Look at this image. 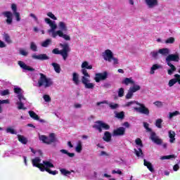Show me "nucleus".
Wrapping results in <instances>:
<instances>
[{
  "instance_id": "obj_1",
  "label": "nucleus",
  "mask_w": 180,
  "mask_h": 180,
  "mask_svg": "<svg viewBox=\"0 0 180 180\" xmlns=\"http://www.w3.org/2000/svg\"><path fill=\"white\" fill-rule=\"evenodd\" d=\"M49 26L51 29L48 30V32L52 33V37L53 39H56V37L58 36L59 37H62L63 39L67 41L71 40V37L69 35L64 34L63 31L61 30L56 31V29H57V24H56V21H52L49 25Z\"/></svg>"
},
{
  "instance_id": "obj_2",
  "label": "nucleus",
  "mask_w": 180,
  "mask_h": 180,
  "mask_svg": "<svg viewBox=\"0 0 180 180\" xmlns=\"http://www.w3.org/2000/svg\"><path fill=\"white\" fill-rule=\"evenodd\" d=\"M62 50H58V48H56L52 50L53 54H60L62 56L63 60L65 61L67 58H68V53L71 51V49L70 48V45L68 44H60Z\"/></svg>"
},
{
  "instance_id": "obj_3",
  "label": "nucleus",
  "mask_w": 180,
  "mask_h": 180,
  "mask_svg": "<svg viewBox=\"0 0 180 180\" xmlns=\"http://www.w3.org/2000/svg\"><path fill=\"white\" fill-rule=\"evenodd\" d=\"M134 103H136L139 107H134V110H136V112H139V113H141L142 115H146V116H148L150 115V110L148 108L146 107V105L143 103H139L136 101H129L125 104V106L129 107L131 106V105H134Z\"/></svg>"
},
{
  "instance_id": "obj_4",
  "label": "nucleus",
  "mask_w": 180,
  "mask_h": 180,
  "mask_svg": "<svg viewBox=\"0 0 180 180\" xmlns=\"http://www.w3.org/2000/svg\"><path fill=\"white\" fill-rule=\"evenodd\" d=\"M81 72L84 75V76L82 77V83L84 85L86 89H94L95 84L90 83V80L88 78H91V75L88 73L86 69H82Z\"/></svg>"
},
{
  "instance_id": "obj_5",
  "label": "nucleus",
  "mask_w": 180,
  "mask_h": 180,
  "mask_svg": "<svg viewBox=\"0 0 180 180\" xmlns=\"http://www.w3.org/2000/svg\"><path fill=\"white\" fill-rule=\"evenodd\" d=\"M40 77L38 79L37 85L40 88L41 86H44V88H49V86H51L53 85V81H51V79L47 78L46 75L43 73H39Z\"/></svg>"
},
{
  "instance_id": "obj_6",
  "label": "nucleus",
  "mask_w": 180,
  "mask_h": 180,
  "mask_svg": "<svg viewBox=\"0 0 180 180\" xmlns=\"http://www.w3.org/2000/svg\"><path fill=\"white\" fill-rule=\"evenodd\" d=\"M103 57L105 61H108V63H112V60H113V64L116 65L119 64V60L117 58H115L113 56V53L110 49H106L104 53H103Z\"/></svg>"
},
{
  "instance_id": "obj_7",
  "label": "nucleus",
  "mask_w": 180,
  "mask_h": 180,
  "mask_svg": "<svg viewBox=\"0 0 180 180\" xmlns=\"http://www.w3.org/2000/svg\"><path fill=\"white\" fill-rule=\"evenodd\" d=\"M39 140L48 145L53 144V143H57V138L56 137V134L54 133L50 134L49 137L41 135L39 136Z\"/></svg>"
},
{
  "instance_id": "obj_8",
  "label": "nucleus",
  "mask_w": 180,
  "mask_h": 180,
  "mask_svg": "<svg viewBox=\"0 0 180 180\" xmlns=\"http://www.w3.org/2000/svg\"><path fill=\"white\" fill-rule=\"evenodd\" d=\"M96 124L93 125V129L98 130V133H102V129L103 130H109L110 125L103 122V121L98 120L96 122Z\"/></svg>"
},
{
  "instance_id": "obj_9",
  "label": "nucleus",
  "mask_w": 180,
  "mask_h": 180,
  "mask_svg": "<svg viewBox=\"0 0 180 180\" xmlns=\"http://www.w3.org/2000/svg\"><path fill=\"white\" fill-rule=\"evenodd\" d=\"M135 143H136V146H139L140 148H138V150L134 148V151L136 157H141V155H143V150H141V148H143V147H144V146L143 145V141H141V139L140 138H137L135 140Z\"/></svg>"
},
{
  "instance_id": "obj_10",
  "label": "nucleus",
  "mask_w": 180,
  "mask_h": 180,
  "mask_svg": "<svg viewBox=\"0 0 180 180\" xmlns=\"http://www.w3.org/2000/svg\"><path fill=\"white\" fill-rule=\"evenodd\" d=\"M165 60H166V63H167V65H172V63H171V61H174V63H179L180 58H179V55L178 53L169 54L166 57Z\"/></svg>"
},
{
  "instance_id": "obj_11",
  "label": "nucleus",
  "mask_w": 180,
  "mask_h": 180,
  "mask_svg": "<svg viewBox=\"0 0 180 180\" xmlns=\"http://www.w3.org/2000/svg\"><path fill=\"white\" fill-rule=\"evenodd\" d=\"M41 161V159L40 158L37 157L34 159L32 160V165L34 167H36L37 168H39L41 172H44V165L43 163H40Z\"/></svg>"
},
{
  "instance_id": "obj_12",
  "label": "nucleus",
  "mask_w": 180,
  "mask_h": 180,
  "mask_svg": "<svg viewBox=\"0 0 180 180\" xmlns=\"http://www.w3.org/2000/svg\"><path fill=\"white\" fill-rule=\"evenodd\" d=\"M108 78V72L105 71L103 73H96L95 75L94 80L96 82H99L101 81H105Z\"/></svg>"
},
{
  "instance_id": "obj_13",
  "label": "nucleus",
  "mask_w": 180,
  "mask_h": 180,
  "mask_svg": "<svg viewBox=\"0 0 180 180\" xmlns=\"http://www.w3.org/2000/svg\"><path fill=\"white\" fill-rule=\"evenodd\" d=\"M124 134H126V128L123 127H120L112 131V136H124Z\"/></svg>"
},
{
  "instance_id": "obj_14",
  "label": "nucleus",
  "mask_w": 180,
  "mask_h": 180,
  "mask_svg": "<svg viewBox=\"0 0 180 180\" xmlns=\"http://www.w3.org/2000/svg\"><path fill=\"white\" fill-rule=\"evenodd\" d=\"M150 140H152L155 144H158V146H161V144H162V139L158 138L155 132H151Z\"/></svg>"
},
{
  "instance_id": "obj_15",
  "label": "nucleus",
  "mask_w": 180,
  "mask_h": 180,
  "mask_svg": "<svg viewBox=\"0 0 180 180\" xmlns=\"http://www.w3.org/2000/svg\"><path fill=\"white\" fill-rule=\"evenodd\" d=\"M32 58H34V60H40L41 61L50 60V57H49L46 53H41L39 55L33 54Z\"/></svg>"
},
{
  "instance_id": "obj_16",
  "label": "nucleus",
  "mask_w": 180,
  "mask_h": 180,
  "mask_svg": "<svg viewBox=\"0 0 180 180\" xmlns=\"http://www.w3.org/2000/svg\"><path fill=\"white\" fill-rule=\"evenodd\" d=\"M145 4L149 9H153L155 6H158V0H145Z\"/></svg>"
},
{
  "instance_id": "obj_17",
  "label": "nucleus",
  "mask_w": 180,
  "mask_h": 180,
  "mask_svg": "<svg viewBox=\"0 0 180 180\" xmlns=\"http://www.w3.org/2000/svg\"><path fill=\"white\" fill-rule=\"evenodd\" d=\"M3 15L4 16H5V18H7V19L6 20L7 25H12V22H13L12 16H13V14L12 13V12L5 11L3 13Z\"/></svg>"
},
{
  "instance_id": "obj_18",
  "label": "nucleus",
  "mask_w": 180,
  "mask_h": 180,
  "mask_svg": "<svg viewBox=\"0 0 180 180\" xmlns=\"http://www.w3.org/2000/svg\"><path fill=\"white\" fill-rule=\"evenodd\" d=\"M18 65L20 67V68H22V70H25L26 71H31V72H33V71H35L34 68L26 65L22 60L18 61Z\"/></svg>"
},
{
  "instance_id": "obj_19",
  "label": "nucleus",
  "mask_w": 180,
  "mask_h": 180,
  "mask_svg": "<svg viewBox=\"0 0 180 180\" xmlns=\"http://www.w3.org/2000/svg\"><path fill=\"white\" fill-rule=\"evenodd\" d=\"M159 54H161L163 57H168L169 56V49L168 48H163L158 50Z\"/></svg>"
},
{
  "instance_id": "obj_20",
  "label": "nucleus",
  "mask_w": 180,
  "mask_h": 180,
  "mask_svg": "<svg viewBox=\"0 0 180 180\" xmlns=\"http://www.w3.org/2000/svg\"><path fill=\"white\" fill-rule=\"evenodd\" d=\"M122 84H124V85H134L135 82L134 80H133V78L131 77H126L124 78L122 82Z\"/></svg>"
},
{
  "instance_id": "obj_21",
  "label": "nucleus",
  "mask_w": 180,
  "mask_h": 180,
  "mask_svg": "<svg viewBox=\"0 0 180 180\" xmlns=\"http://www.w3.org/2000/svg\"><path fill=\"white\" fill-rule=\"evenodd\" d=\"M143 165L147 167L148 169H149L150 172H154V167H153V164H151L150 162H148L146 159L143 160Z\"/></svg>"
},
{
  "instance_id": "obj_22",
  "label": "nucleus",
  "mask_w": 180,
  "mask_h": 180,
  "mask_svg": "<svg viewBox=\"0 0 180 180\" xmlns=\"http://www.w3.org/2000/svg\"><path fill=\"white\" fill-rule=\"evenodd\" d=\"M169 134V143H175V131H172V130H169L168 131Z\"/></svg>"
},
{
  "instance_id": "obj_23",
  "label": "nucleus",
  "mask_w": 180,
  "mask_h": 180,
  "mask_svg": "<svg viewBox=\"0 0 180 180\" xmlns=\"http://www.w3.org/2000/svg\"><path fill=\"white\" fill-rule=\"evenodd\" d=\"M59 29L60 32L63 33V32H67L68 30V28L67 27V25H65V22L60 21L58 23Z\"/></svg>"
},
{
  "instance_id": "obj_24",
  "label": "nucleus",
  "mask_w": 180,
  "mask_h": 180,
  "mask_svg": "<svg viewBox=\"0 0 180 180\" xmlns=\"http://www.w3.org/2000/svg\"><path fill=\"white\" fill-rule=\"evenodd\" d=\"M72 81L75 85H79V75L77 72H73Z\"/></svg>"
},
{
  "instance_id": "obj_25",
  "label": "nucleus",
  "mask_w": 180,
  "mask_h": 180,
  "mask_svg": "<svg viewBox=\"0 0 180 180\" xmlns=\"http://www.w3.org/2000/svg\"><path fill=\"white\" fill-rule=\"evenodd\" d=\"M103 139L104 140V141H107V143H108V141H110V140H112V134H110V132L105 131L104 133V137H103Z\"/></svg>"
},
{
  "instance_id": "obj_26",
  "label": "nucleus",
  "mask_w": 180,
  "mask_h": 180,
  "mask_svg": "<svg viewBox=\"0 0 180 180\" xmlns=\"http://www.w3.org/2000/svg\"><path fill=\"white\" fill-rule=\"evenodd\" d=\"M51 65L53 67V69L57 74H60L61 72V67H60V65L57 63H52Z\"/></svg>"
},
{
  "instance_id": "obj_27",
  "label": "nucleus",
  "mask_w": 180,
  "mask_h": 180,
  "mask_svg": "<svg viewBox=\"0 0 180 180\" xmlns=\"http://www.w3.org/2000/svg\"><path fill=\"white\" fill-rule=\"evenodd\" d=\"M82 70H92V65H89L88 61H84L82 64Z\"/></svg>"
},
{
  "instance_id": "obj_28",
  "label": "nucleus",
  "mask_w": 180,
  "mask_h": 180,
  "mask_svg": "<svg viewBox=\"0 0 180 180\" xmlns=\"http://www.w3.org/2000/svg\"><path fill=\"white\" fill-rule=\"evenodd\" d=\"M18 141H20V143H22V144H27V139H26V137L20 134H18Z\"/></svg>"
},
{
  "instance_id": "obj_29",
  "label": "nucleus",
  "mask_w": 180,
  "mask_h": 180,
  "mask_svg": "<svg viewBox=\"0 0 180 180\" xmlns=\"http://www.w3.org/2000/svg\"><path fill=\"white\" fill-rule=\"evenodd\" d=\"M60 153H62V154H66V155H68V157H70V158H72L75 157V153H69L65 149H61L60 150Z\"/></svg>"
},
{
  "instance_id": "obj_30",
  "label": "nucleus",
  "mask_w": 180,
  "mask_h": 180,
  "mask_svg": "<svg viewBox=\"0 0 180 180\" xmlns=\"http://www.w3.org/2000/svg\"><path fill=\"white\" fill-rule=\"evenodd\" d=\"M169 67H170V69L167 70V74L169 75H172L173 72L176 71V68L174 65H167Z\"/></svg>"
},
{
  "instance_id": "obj_31",
  "label": "nucleus",
  "mask_w": 180,
  "mask_h": 180,
  "mask_svg": "<svg viewBox=\"0 0 180 180\" xmlns=\"http://www.w3.org/2000/svg\"><path fill=\"white\" fill-rule=\"evenodd\" d=\"M133 86L130 87L129 89L134 94V92H137V91H140L141 89V86L138 84H132Z\"/></svg>"
},
{
  "instance_id": "obj_32",
  "label": "nucleus",
  "mask_w": 180,
  "mask_h": 180,
  "mask_svg": "<svg viewBox=\"0 0 180 180\" xmlns=\"http://www.w3.org/2000/svg\"><path fill=\"white\" fill-rule=\"evenodd\" d=\"M28 113L32 119H34V120H39V117L37 114H36V112L34 111H29Z\"/></svg>"
},
{
  "instance_id": "obj_33",
  "label": "nucleus",
  "mask_w": 180,
  "mask_h": 180,
  "mask_svg": "<svg viewBox=\"0 0 180 180\" xmlns=\"http://www.w3.org/2000/svg\"><path fill=\"white\" fill-rule=\"evenodd\" d=\"M76 153H81L82 151V142L81 141H79L77 143V146L75 148Z\"/></svg>"
},
{
  "instance_id": "obj_34",
  "label": "nucleus",
  "mask_w": 180,
  "mask_h": 180,
  "mask_svg": "<svg viewBox=\"0 0 180 180\" xmlns=\"http://www.w3.org/2000/svg\"><path fill=\"white\" fill-rule=\"evenodd\" d=\"M42 162L43 165L46 167L45 168H54V165H53V163L50 162L49 161L44 160Z\"/></svg>"
},
{
  "instance_id": "obj_35",
  "label": "nucleus",
  "mask_w": 180,
  "mask_h": 180,
  "mask_svg": "<svg viewBox=\"0 0 180 180\" xmlns=\"http://www.w3.org/2000/svg\"><path fill=\"white\" fill-rule=\"evenodd\" d=\"M50 43H51V39H47L41 43V46L42 47H49Z\"/></svg>"
},
{
  "instance_id": "obj_36",
  "label": "nucleus",
  "mask_w": 180,
  "mask_h": 180,
  "mask_svg": "<svg viewBox=\"0 0 180 180\" xmlns=\"http://www.w3.org/2000/svg\"><path fill=\"white\" fill-rule=\"evenodd\" d=\"M159 68H161V65L157 64L153 65L150 68V74H154V71H155V70H158Z\"/></svg>"
},
{
  "instance_id": "obj_37",
  "label": "nucleus",
  "mask_w": 180,
  "mask_h": 180,
  "mask_svg": "<svg viewBox=\"0 0 180 180\" xmlns=\"http://www.w3.org/2000/svg\"><path fill=\"white\" fill-rule=\"evenodd\" d=\"M162 119H158L155 122V126L156 127H158V129H162Z\"/></svg>"
},
{
  "instance_id": "obj_38",
  "label": "nucleus",
  "mask_w": 180,
  "mask_h": 180,
  "mask_svg": "<svg viewBox=\"0 0 180 180\" xmlns=\"http://www.w3.org/2000/svg\"><path fill=\"white\" fill-rule=\"evenodd\" d=\"M44 171H46V172H48L51 175H57V174H58V172L57 170L52 171L49 168H46V167H44Z\"/></svg>"
},
{
  "instance_id": "obj_39",
  "label": "nucleus",
  "mask_w": 180,
  "mask_h": 180,
  "mask_svg": "<svg viewBox=\"0 0 180 180\" xmlns=\"http://www.w3.org/2000/svg\"><path fill=\"white\" fill-rule=\"evenodd\" d=\"M4 37L6 42H7L8 44H12V39H11V37L8 34H4Z\"/></svg>"
},
{
  "instance_id": "obj_40",
  "label": "nucleus",
  "mask_w": 180,
  "mask_h": 180,
  "mask_svg": "<svg viewBox=\"0 0 180 180\" xmlns=\"http://www.w3.org/2000/svg\"><path fill=\"white\" fill-rule=\"evenodd\" d=\"M176 82H178V78L175 77L174 79H172L169 81V86H174V85H175V84H176Z\"/></svg>"
},
{
  "instance_id": "obj_41",
  "label": "nucleus",
  "mask_w": 180,
  "mask_h": 180,
  "mask_svg": "<svg viewBox=\"0 0 180 180\" xmlns=\"http://www.w3.org/2000/svg\"><path fill=\"white\" fill-rule=\"evenodd\" d=\"M30 49L32 51H37V45H36V43L34 41H32L30 43Z\"/></svg>"
},
{
  "instance_id": "obj_42",
  "label": "nucleus",
  "mask_w": 180,
  "mask_h": 180,
  "mask_svg": "<svg viewBox=\"0 0 180 180\" xmlns=\"http://www.w3.org/2000/svg\"><path fill=\"white\" fill-rule=\"evenodd\" d=\"M6 133H10L11 134H17L16 131L12 128V127H8L6 129Z\"/></svg>"
},
{
  "instance_id": "obj_43",
  "label": "nucleus",
  "mask_w": 180,
  "mask_h": 180,
  "mask_svg": "<svg viewBox=\"0 0 180 180\" xmlns=\"http://www.w3.org/2000/svg\"><path fill=\"white\" fill-rule=\"evenodd\" d=\"M149 126H150L149 123L143 122V127L146 129V131L148 133H151L153 130L151 129V128H149Z\"/></svg>"
},
{
  "instance_id": "obj_44",
  "label": "nucleus",
  "mask_w": 180,
  "mask_h": 180,
  "mask_svg": "<svg viewBox=\"0 0 180 180\" xmlns=\"http://www.w3.org/2000/svg\"><path fill=\"white\" fill-rule=\"evenodd\" d=\"M18 105V109H19V110H26V108L23 107L25 106V105L23 104V103L22 101H20L17 103Z\"/></svg>"
},
{
  "instance_id": "obj_45",
  "label": "nucleus",
  "mask_w": 180,
  "mask_h": 180,
  "mask_svg": "<svg viewBox=\"0 0 180 180\" xmlns=\"http://www.w3.org/2000/svg\"><path fill=\"white\" fill-rule=\"evenodd\" d=\"M166 44H174L175 43V38L171 37L165 41Z\"/></svg>"
},
{
  "instance_id": "obj_46",
  "label": "nucleus",
  "mask_w": 180,
  "mask_h": 180,
  "mask_svg": "<svg viewBox=\"0 0 180 180\" xmlns=\"http://www.w3.org/2000/svg\"><path fill=\"white\" fill-rule=\"evenodd\" d=\"M60 173L62 174V175H65V176H67V175L71 174V172H70V171H68V170H67V169H60Z\"/></svg>"
},
{
  "instance_id": "obj_47",
  "label": "nucleus",
  "mask_w": 180,
  "mask_h": 180,
  "mask_svg": "<svg viewBox=\"0 0 180 180\" xmlns=\"http://www.w3.org/2000/svg\"><path fill=\"white\" fill-rule=\"evenodd\" d=\"M116 117H117V119H124V112L122 111L120 112H117L116 114Z\"/></svg>"
},
{
  "instance_id": "obj_48",
  "label": "nucleus",
  "mask_w": 180,
  "mask_h": 180,
  "mask_svg": "<svg viewBox=\"0 0 180 180\" xmlns=\"http://www.w3.org/2000/svg\"><path fill=\"white\" fill-rule=\"evenodd\" d=\"M178 115H179V111H174L173 112H169V119H172V117L175 116H178Z\"/></svg>"
},
{
  "instance_id": "obj_49",
  "label": "nucleus",
  "mask_w": 180,
  "mask_h": 180,
  "mask_svg": "<svg viewBox=\"0 0 180 180\" xmlns=\"http://www.w3.org/2000/svg\"><path fill=\"white\" fill-rule=\"evenodd\" d=\"M118 96H119V98H122V96H124V89H123V88L119 89Z\"/></svg>"
},
{
  "instance_id": "obj_50",
  "label": "nucleus",
  "mask_w": 180,
  "mask_h": 180,
  "mask_svg": "<svg viewBox=\"0 0 180 180\" xmlns=\"http://www.w3.org/2000/svg\"><path fill=\"white\" fill-rule=\"evenodd\" d=\"M109 107L112 110H115V109H117V108H119V104H117V103H110Z\"/></svg>"
},
{
  "instance_id": "obj_51",
  "label": "nucleus",
  "mask_w": 180,
  "mask_h": 180,
  "mask_svg": "<svg viewBox=\"0 0 180 180\" xmlns=\"http://www.w3.org/2000/svg\"><path fill=\"white\" fill-rule=\"evenodd\" d=\"M4 103H9V100H0V113H2V107L1 105H4Z\"/></svg>"
},
{
  "instance_id": "obj_52",
  "label": "nucleus",
  "mask_w": 180,
  "mask_h": 180,
  "mask_svg": "<svg viewBox=\"0 0 180 180\" xmlns=\"http://www.w3.org/2000/svg\"><path fill=\"white\" fill-rule=\"evenodd\" d=\"M133 94L134 93L129 89L125 96L126 99H131V98H133Z\"/></svg>"
},
{
  "instance_id": "obj_53",
  "label": "nucleus",
  "mask_w": 180,
  "mask_h": 180,
  "mask_svg": "<svg viewBox=\"0 0 180 180\" xmlns=\"http://www.w3.org/2000/svg\"><path fill=\"white\" fill-rule=\"evenodd\" d=\"M153 105H155V106H157V108H162L163 106L162 102L160 101H155L153 103Z\"/></svg>"
},
{
  "instance_id": "obj_54",
  "label": "nucleus",
  "mask_w": 180,
  "mask_h": 180,
  "mask_svg": "<svg viewBox=\"0 0 180 180\" xmlns=\"http://www.w3.org/2000/svg\"><path fill=\"white\" fill-rule=\"evenodd\" d=\"M13 15L15 16L17 22H20V13L19 12L13 13Z\"/></svg>"
},
{
  "instance_id": "obj_55",
  "label": "nucleus",
  "mask_w": 180,
  "mask_h": 180,
  "mask_svg": "<svg viewBox=\"0 0 180 180\" xmlns=\"http://www.w3.org/2000/svg\"><path fill=\"white\" fill-rule=\"evenodd\" d=\"M174 155H165L161 158V160H171V158H174Z\"/></svg>"
},
{
  "instance_id": "obj_56",
  "label": "nucleus",
  "mask_w": 180,
  "mask_h": 180,
  "mask_svg": "<svg viewBox=\"0 0 180 180\" xmlns=\"http://www.w3.org/2000/svg\"><path fill=\"white\" fill-rule=\"evenodd\" d=\"M47 16H49V18H51V19H53V20H57V17H56V15H54V14H53V13L51 12H49L47 13Z\"/></svg>"
},
{
  "instance_id": "obj_57",
  "label": "nucleus",
  "mask_w": 180,
  "mask_h": 180,
  "mask_svg": "<svg viewBox=\"0 0 180 180\" xmlns=\"http://www.w3.org/2000/svg\"><path fill=\"white\" fill-rule=\"evenodd\" d=\"M11 9L13 11V13L18 12V6L15 4H11Z\"/></svg>"
},
{
  "instance_id": "obj_58",
  "label": "nucleus",
  "mask_w": 180,
  "mask_h": 180,
  "mask_svg": "<svg viewBox=\"0 0 180 180\" xmlns=\"http://www.w3.org/2000/svg\"><path fill=\"white\" fill-rule=\"evenodd\" d=\"M44 101H45V102H51V98L50 97V96L45 94L44 95Z\"/></svg>"
},
{
  "instance_id": "obj_59",
  "label": "nucleus",
  "mask_w": 180,
  "mask_h": 180,
  "mask_svg": "<svg viewBox=\"0 0 180 180\" xmlns=\"http://www.w3.org/2000/svg\"><path fill=\"white\" fill-rule=\"evenodd\" d=\"M14 92L15 94H18V95H20L22 94V89L19 87H15Z\"/></svg>"
},
{
  "instance_id": "obj_60",
  "label": "nucleus",
  "mask_w": 180,
  "mask_h": 180,
  "mask_svg": "<svg viewBox=\"0 0 180 180\" xmlns=\"http://www.w3.org/2000/svg\"><path fill=\"white\" fill-rule=\"evenodd\" d=\"M1 96H6V95H9V90L8 89H6L4 91H1Z\"/></svg>"
},
{
  "instance_id": "obj_61",
  "label": "nucleus",
  "mask_w": 180,
  "mask_h": 180,
  "mask_svg": "<svg viewBox=\"0 0 180 180\" xmlns=\"http://www.w3.org/2000/svg\"><path fill=\"white\" fill-rule=\"evenodd\" d=\"M159 53H158V52L157 51H153V52H151V56L153 58H158V54Z\"/></svg>"
},
{
  "instance_id": "obj_62",
  "label": "nucleus",
  "mask_w": 180,
  "mask_h": 180,
  "mask_svg": "<svg viewBox=\"0 0 180 180\" xmlns=\"http://www.w3.org/2000/svg\"><path fill=\"white\" fill-rule=\"evenodd\" d=\"M18 98L20 102V101L22 102V100L26 101V98H25V96H23V94H22L18 95Z\"/></svg>"
},
{
  "instance_id": "obj_63",
  "label": "nucleus",
  "mask_w": 180,
  "mask_h": 180,
  "mask_svg": "<svg viewBox=\"0 0 180 180\" xmlns=\"http://www.w3.org/2000/svg\"><path fill=\"white\" fill-rule=\"evenodd\" d=\"M20 54H21V56H27V54H29V53H27V51L23 50V49H20Z\"/></svg>"
},
{
  "instance_id": "obj_64",
  "label": "nucleus",
  "mask_w": 180,
  "mask_h": 180,
  "mask_svg": "<svg viewBox=\"0 0 180 180\" xmlns=\"http://www.w3.org/2000/svg\"><path fill=\"white\" fill-rule=\"evenodd\" d=\"M112 174H118V175H122V171L120 170H112Z\"/></svg>"
}]
</instances>
